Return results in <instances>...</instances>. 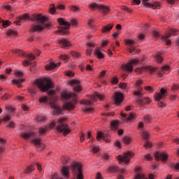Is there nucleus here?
Returning <instances> with one entry per match:
<instances>
[{"label": "nucleus", "instance_id": "obj_1", "mask_svg": "<svg viewBox=\"0 0 179 179\" xmlns=\"http://www.w3.org/2000/svg\"><path fill=\"white\" fill-rule=\"evenodd\" d=\"M27 19L31 20V22H37L36 24H32L31 25L30 31H41L42 30H44V29L50 27V24H45L47 23L48 18L41 14H34L31 17L29 16V14H24L21 15L18 20L15 21V23L17 26H20V21L27 20Z\"/></svg>", "mask_w": 179, "mask_h": 179}, {"label": "nucleus", "instance_id": "obj_2", "mask_svg": "<svg viewBox=\"0 0 179 179\" xmlns=\"http://www.w3.org/2000/svg\"><path fill=\"white\" fill-rule=\"evenodd\" d=\"M50 99L47 96H43L39 99L40 103H47L48 102L50 107L54 108L52 115H61L62 114V108H59L55 104L57 103V96H55V91L50 90L48 92Z\"/></svg>", "mask_w": 179, "mask_h": 179}, {"label": "nucleus", "instance_id": "obj_3", "mask_svg": "<svg viewBox=\"0 0 179 179\" xmlns=\"http://www.w3.org/2000/svg\"><path fill=\"white\" fill-rule=\"evenodd\" d=\"M54 84L50 79L45 78L41 81H36V84H34L28 91L31 94H36L37 89H40L42 92H48L50 89H53Z\"/></svg>", "mask_w": 179, "mask_h": 179}, {"label": "nucleus", "instance_id": "obj_4", "mask_svg": "<svg viewBox=\"0 0 179 179\" xmlns=\"http://www.w3.org/2000/svg\"><path fill=\"white\" fill-rule=\"evenodd\" d=\"M66 121V117H62L57 121V124L56 129L58 132H62L64 136H66L71 133V129L68 127V124L65 122Z\"/></svg>", "mask_w": 179, "mask_h": 179}, {"label": "nucleus", "instance_id": "obj_5", "mask_svg": "<svg viewBox=\"0 0 179 179\" xmlns=\"http://www.w3.org/2000/svg\"><path fill=\"white\" fill-rule=\"evenodd\" d=\"M57 21L60 24V27L59 28V30L56 31V33H60L62 36L69 34L68 30H69V27H71V23L65 20L64 18H58Z\"/></svg>", "mask_w": 179, "mask_h": 179}, {"label": "nucleus", "instance_id": "obj_6", "mask_svg": "<svg viewBox=\"0 0 179 179\" xmlns=\"http://www.w3.org/2000/svg\"><path fill=\"white\" fill-rule=\"evenodd\" d=\"M90 9H92V10H94V9H99L100 12L103 15H107L108 12H110V8L103 6V5H99L96 3H92L89 5Z\"/></svg>", "mask_w": 179, "mask_h": 179}, {"label": "nucleus", "instance_id": "obj_7", "mask_svg": "<svg viewBox=\"0 0 179 179\" xmlns=\"http://www.w3.org/2000/svg\"><path fill=\"white\" fill-rule=\"evenodd\" d=\"M132 157H134V153L131 151H128L127 152H124L123 155H119L117 157V160L120 162V164L124 163L125 164H128Z\"/></svg>", "mask_w": 179, "mask_h": 179}, {"label": "nucleus", "instance_id": "obj_8", "mask_svg": "<svg viewBox=\"0 0 179 179\" xmlns=\"http://www.w3.org/2000/svg\"><path fill=\"white\" fill-rule=\"evenodd\" d=\"M139 59H133L130 61V62L123 64L122 66V69L124 71H127V72H132L134 71V65H137V64H139Z\"/></svg>", "mask_w": 179, "mask_h": 179}, {"label": "nucleus", "instance_id": "obj_9", "mask_svg": "<svg viewBox=\"0 0 179 179\" xmlns=\"http://www.w3.org/2000/svg\"><path fill=\"white\" fill-rule=\"evenodd\" d=\"M62 100H73V103L76 104V97L77 95L75 93H68L66 92H62Z\"/></svg>", "mask_w": 179, "mask_h": 179}, {"label": "nucleus", "instance_id": "obj_10", "mask_svg": "<svg viewBox=\"0 0 179 179\" xmlns=\"http://www.w3.org/2000/svg\"><path fill=\"white\" fill-rule=\"evenodd\" d=\"M69 85L73 87V91L76 92V93L82 92V85H80V81L79 80H71L69 81Z\"/></svg>", "mask_w": 179, "mask_h": 179}, {"label": "nucleus", "instance_id": "obj_11", "mask_svg": "<svg viewBox=\"0 0 179 179\" xmlns=\"http://www.w3.org/2000/svg\"><path fill=\"white\" fill-rule=\"evenodd\" d=\"M149 0H142V3L145 8H150L151 9H160L162 5L159 2L155 1L152 3L148 2Z\"/></svg>", "mask_w": 179, "mask_h": 179}, {"label": "nucleus", "instance_id": "obj_12", "mask_svg": "<svg viewBox=\"0 0 179 179\" xmlns=\"http://www.w3.org/2000/svg\"><path fill=\"white\" fill-rule=\"evenodd\" d=\"M177 31H178L177 29H171L168 34H166L165 36H162L163 41H164L167 45H170V44H171V41L169 38H170L171 36L176 34Z\"/></svg>", "mask_w": 179, "mask_h": 179}, {"label": "nucleus", "instance_id": "obj_13", "mask_svg": "<svg viewBox=\"0 0 179 179\" xmlns=\"http://www.w3.org/2000/svg\"><path fill=\"white\" fill-rule=\"evenodd\" d=\"M14 52L15 54H17V55H19L20 57H25L26 58H28L29 61H34V59H36V56H34V55L33 54H26L24 52H23L22 50H14Z\"/></svg>", "mask_w": 179, "mask_h": 179}, {"label": "nucleus", "instance_id": "obj_14", "mask_svg": "<svg viewBox=\"0 0 179 179\" xmlns=\"http://www.w3.org/2000/svg\"><path fill=\"white\" fill-rule=\"evenodd\" d=\"M144 71L149 72V73H153V72H156V68L148 66L141 69L137 68L135 69V72H136L137 73H142V72H144Z\"/></svg>", "mask_w": 179, "mask_h": 179}, {"label": "nucleus", "instance_id": "obj_15", "mask_svg": "<svg viewBox=\"0 0 179 179\" xmlns=\"http://www.w3.org/2000/svg\"><path fill=\"white\" fill-rule=\"evenodd\" d=\"M114 100L116 106H120L124 101V94L121 92H115Z\"/></svg>", "mask_w": 179, "mask_h": 179}, {"label": "nucleus", "instance_id": "obj_16", "mask_svg": "<svg viewBox=\"0 0 179 179\" xmlns=\"http://www.w3.org/2000/svg\"><path fill=\"white\" fill-rule=\"evenodd\" d=\"M124 43L126 45H128V50L131 54L135 51V46H134V44H135V41L131 40V39H126L124 41Z\"/></svg>", "mask_w": 179, "mask_h": 179}, {"label": "nucleus", "instance_id": "obj_17", "mask_svg": "<svg viewBox=\"0 0 179 179\" xmlns=\"http://www.w3.org/2000/svg\"><path fill=\"white\" fill-rule=\"evenodd\" d=\"M155 157L156 160H162L163 162H166L168 156L166 155V153L157 152L155 155Z\"/></svg>", "mask_w": 179, "mask_h": 179}, {"label": "nucleus", "instance_id": "obj_18", "mask_svg": "<svg viewBox=\"0 0 179 179\" xmlns=\"http://www.w3.org/2000/svg\"><path fill=\"white\" fill-rule=\"evenodd\" d=\"M166 92L167 91H166V90L162 88L160 90V93L157 94V95L155 96V100L157 101H159V100H162V99H164Z\"/></svg>", "mask_w": 179, "mask_h": 179}, {"label": "nucleus", "instance_id": "obj_19", "mask_svg": "<svg viewBox=\"0 0 179 179\" xmlns=\"http://www.w3.org/2000/svg\"><path fill=\"white\" fill-rule=\"evenodd\" d=\"M90 99L92 101H97V99H99V100H104V95L99 94V92H94L93 95L90 96Z\"/></svg>", "mask_w": 179, "mask_h": 179}, {"label": "nucleus", "instance_id": "obj_20", "mask_svg": "<svg viewBox=\"0 0 179 179\" xmlns=\"http://www.w3.org/2000/svg\"><path fill=\"white\" fill-rule=\"evenodd\" d=\"M59 44H61L62 48H68V47H71V42L67 41L65 38H62L58 41Z\"/></svg>", "mask_w": 179, "mask_h": 179}, {"label": "nucleus", "instance_id": "obj_21", "mask_svg": "<svg viewBox=\"0 0 179 179\" xmlns=\"http://www.w3.org/2000/svg\"><path fill=\"white\" fill-rule=\"evenodd\" d=\"M96 139L97 141H100V139H103V141L105 142H106L107 143H110V142H111V141L108 138H107V137H106V135L100 131H98L97 133V136H96Z\"/></svg>", "mask_w": 179, "mask_h": 179}, {"label": "nucleus", "instance_id": "obj_22", "mask_svg": "<svg viewBox=\"0 0 179 179\" xmlns=\"http://www.w3.org/2000/svg\"><path fill=\"white\" fill-rule=\"evenodd\" d=\"M62 174L64 178H69V166H63L62 169Z\"/></svg>", "mask_w": 179, "mask_h": 179}, {"label": "nucleus", "instance_id": "obj_23", "mask_svg": "<svg viewBox=\"0 0 179 179\" xmlns=\"http://www.w3.org/2000/svg\"><path fill=\"white\" fill-rule=\"evenodd\" d=\"M121 116L123 118L127 119V121H131V120H135V118H136V116L134 113H131L129 116L127 114L121 113Z\"/></svg>", "mask_w": 179, "mask_h": 179}, {"label": "nucleus", "instance_id": "obj_24", "mask_svg": "<svg viewBox=\"0 0 179 179\" xmlns=\"http://www.w3.org/2000/svg\"><path fill=\"white\" fill-rule=\"evenodd\" d=\"M101 51H103V49L101 48H96L94 50V55L95 57H97L99 59H103V58H104V55L101 53Z\"/></svg>", "mask_w": 179, "mask_h": 179}, {"label": "nucleus", "instance_id": "obj_25", "mask_svg": "<svg viewBox=\"0 0 179 179\" xmlns=\"http://www.w3.org/2000/svg\"><path fill=\"white\" fill-rule=\"evenodd\" d=\"M61 66V62L58 63L57 64H55L53 62H50L48 65L45 66L46 71H52V69H55L57 66Z\"/></svg>", "mask_w": 179, "mask_h": 179}, {"label": "nucleus", "instance_id": "obj_26", "mask_svg": "<svg viewBox=\"0 0 179 179\" xmlns=\"http://www.w3.org/2000/svg\"><path fill=\"white\" fill-rule=\"evenodd\" d=\"M113 27H114V24L110 23L103 27L102 33H108V31H111Z\"/></svg>", "mask_w": 179, "mask_h": 179}, {"label": "nucleus", "instance_id": "obj_27", "mask_svg": "<svg viewBox=\"0 0 179 179\" xmlns=\"http://www.w3.org/2000/svg\"><path fill=\"white\" fill-rule=\"evenodd\" d=\"M24 82V79L23 78H18L15 80H13V85H16L18 87H23V85H22L21 83H23Z\"/></svg>", "mask_w": 179, "mask_h": 179}, {"label": "nucleus", "instance_id": "obj_28", "mask_svg": "<svg viewBox=\"0 0 179 179\" xmlns=\"http://www.w3.org/2000/svg\"><path fill=\"white\" fill-rule=\"evenodd\" d=\"M73 108H75V105L72 102L66 103L63 106L64 110H73Z\"/></svg>", "mask_w": 179, "mask_h": 179}, {"label": "nucleus", "instance_id": "obj_29", "mask_svg": "<svg viewBox=\"0 0 179 179\" xmlns=\"http://www.w3.org/2000/svg\"><path fill=\"white\" fill-rule=\"evenodd\" d=\"M34 136V133L30 132V133H22L21 134L22 138L24 139H29V138H31V136Z\"/></svg>", "mask_w": 179, "mask_h": 179}, {"label": "nucleus", "instance_id": "obj_30", "mask_svg": "<svg viewBox=\"0 0 179 179\" xmlns=\"http://www.w3.org/2000/svg\"><path fill=\"white\" fill-rule=\"evenodd\" d=\"M31 142L35 145V146H36V148H40V146H41V141L40 138H34Z\"/></svg>", "mask_w": 179, "mask_h": 179}, {"label": "nucleus", "instance_id": "obj_31", "mask_svg": "<svg viewBox=\"0 0 179 179\" xmlns=\"http://www.w3.org/2000/svg\"><path fill=\"white\" fill-rule=\"evenodd\" d=\"M169 69H170V66H164L162 68V71L158 72V75L159 76H163V75H164V71H169Z\"/></svg>", "mask_w": 179, "mask_h": 179}, {"label": "nucleus", "instance_id": "obj_32", "mask_svg": "<svg viewBox=\"0 0 179 179\" xmlns=\"http://www.w3.org/2000/svg\"><path fill=\"white\" fill-rule=\"evenodd\" d=\"M88 48L87 49L86 54L88 56L92 55V52L93 51V49H92V47H93V43H88L87 45Z\"/></svg>", "mask_w": 179, "mask_h": 179}, {"label": "nucleus", "instance_id": "obj_33", "mask_svg": "<svg viewBox=\"0 0 179 179\" xmlns=\"http://www.w3.org/2000/svg\"><path fill=\"white\" fill-rule=\"evenodd\" d=\"M110 125L113 129H117L118 128V125H120V122L117 120H113L111 123Z\"/></svg>", "mask_w": 179, "mask_h": 179}, {"label": "nucleus", "instance_id": "obj_34", "mask_svg": "<svg viewBox=\"0 0 179 179\" xmlns=\"http://www.w3.org/2000/svg\"><path fill=\"white\" fill-rule=\"evenodd\" d=\"M139 90L138 91H134V96H138V99L139 98H142V88H138Z\"/></svg>", "mask_w": 179, "mask_h": 179}, {"label": "nucleus", "instance_id": "obj_35", "mask_svg": "<svg viewBox=\"0 0 179 179\" xmlns=\"http://www.w3.org/2000/svg\"><path fill=\"white\" fill-rule=\"evenodd\" d=\"M82 104H85V106H88L89 107H92L93 106V102L90 100H83L81 101Z\"/></svg>", "mask_w": 179, "mask_h": 179}, {"label": "nucleus", "instance_id": "obj_36", "mask_svg": "<svg viewBox=\"0 0 179 179\" xmlns=\"http://www.w3.org/2000/svg\"><path fill=\"white\" fill-rule=\"evenodd\" d=\"M33 170H34V167L33 165H31L25 169L24 173L25 174H29V173H31Z\"/></svg>", "mask_w": 179, "mask_h": 179}, {"label": "nucleus", "instance_id": "obj_37", "mask_svg": "<svg viewBox=\"0 0 179 179\" xmlns=\"http://www.w3.org/2000/svg\"><path fill=\"white\" fill-rule=\"evenodd\" d=\"M108 171H110V173H114L115 171H118V168L115 166H109L108 168Z\"/></svg>", "mask_w": 179, "mask_h": 179}, {"label": "nucleus", "instance_id": "obj_38", "mask_svg": "<svg viewBox=\"0 0 179 179\" xmlns=\"http://www.w3.org/2000/svg\"><path fill=\"white\" fill-rule=\"evenodd\" d=\"M47 131H48V127H45V128H40L38 130L39 132V135H44V134H45V132H47Z\"/></svg>", "mask_w": 179, "mask_h": 179}, {"label": "nucleus", "instance_id": "obj_39", "mask_svg": "<svg viewBox=\"0 0 179 179\" xmlns=\"http://www.w3.org/2000/svg\"><path fill=\"white\" fill-rule=\"evenodd\" d=\"M122 141L124 143H126L127 145H129V143H131V138L129 136H124L122 138Z\"/></svg>", "mask_w": 179, "mask_h": 179}, {"label": "nucleus", "instance_id": "obj_40", "mask_svg": "<svg viewBox=\"0 0 179 179\" xmlns=\"http://www.w3.org/2000/svg\"><path fill=\"white\" fill-rule=\"evenodd\" d=\"M142 136H143V139H144V141H148V139H149V132L143 131Z\"/></svg>", "mask_w": 179, "mask_h": 179}, {"label": "nucleus", "instance_id": "obj_41", "mask_svg": "<svg viewBox=\"0 0 179 179\" xmlns=\"http://www.w3.org/2000/svg\"><path fill=\"white\" fill-rule=\"evenodd\" d=\"M70 10H72L73 12H79L80 10V8L76 6H71L69 7Z\"/></svg>", "mask_w": 179, "mask_h": 179}, {"label": "nucleus", "instance_id": "obj_42", "mask_svg": "<svg viewBox=\"0 0 179 179\" xmlns=\"http://www.w3.org/2000/svg\"><path fill=\"white\" fill-rule=\"evenodd\" d=\"M136 103L138 104V106H145V101H143V99H142V98H138L136 99Z\"/></svg>", "mask_w": 179, "mask_h": 179}, {"label": "nucleus", "instance_id": "obj_43", "mask_svg": "<svg viewBox=\"0 0 179 179\" xmlns=\"http://www.w3.org/2000/svg\"><path fill=\"white\" fill-rule=\"evenodd\" d=\"M155 60L157 61V62H162V61H163V57H162V55L161 54H158L155 57Z\"/></svg>", "mask_w": 179, "mask_h": 179}, {"label": "nucleus", "instance_id": "obj_44", "mask_svg": "<svg viewBox=\"0 0 179 179\" xmlns=\"http://www.w3.org/2000/svg\"><path fill=\"white\" fill-rule=\"evenodd\" d=\"M144 121L145 122L149 123L152 122V117L150 115H148L144 117Z\"/></svg>", "mask_w": 179, "mask_h": 179}, {"label": "nucleus", "instance_id": "obj_45", "mask_svg": "<svg viewBox=\"0 0 179 179\" xmlns=\"http://www.w3.org/2000/svg\"><path fill=\"white\" fill-rule=\"evenodd\" d=\"M7 36H16V31L10 29L6 32Z\"/></svg>", "mask_w": 179, "mask_h": 179}, {"label": "nucleus", "instance_id": "obj_46", "mask_svg": "<svg viewBox=\"0 0 179 179\" xmlns=\"http://www.w3.org/2000/svg\"><path fill=\"white\" fill-rule=\"evenodd\" d=\"M134 179H148V178H145L143 174H137Z\"/></svg>", "mask_w": 179, "mask_h": 179}, {"label": "nucleus", "instance_id": "obj_47", "mask_svg": "<svg viewBox=\"0 0 179 179\" xmlns=\"http://www.w3.org/2000/svg\"><path fill=\"white\" fill-rule=\"evenodd\" d=\"M2 26H3V27H8V26H10V22L6 20V21H3L2 22Z\"/></svg>", "mask_w": 179, "mask_h": 179}, {"label": "nucleus", "instance_id": "obj_48", "mask_svg": "<svg viewBox=\"0 0 179 179\" xmlns=\"http://www.w3.org/2000/svg\"><path fill=\"white\" fill-rule=\"evenodd\" d=\"M6 110H7L8 113H13L15 111V109L12 106H6Z\"/></svg>", "mask_w": 179, "mask_h": 179}, {"label": "nucleus", "instance_id": "obj_49", "mask_svg": "<svg viewBox=\"0 0 179 179\" xmlns=\"http://www.w3.org/2000/svg\"><path fill=\"white\" fill-rule=\"evenodd\" d=\"M71 55L72 57H74V58H79V57H80V54H79L78 52H72Z\"/></svg>", "mask_w": 179, "mask_h": 179}, {"label": "nucleus", "instance_id": "obj_50", "mask_svg": "<svg viewBox=\"0 0 179 179\" xmlns=\"http://www.w3.org/2000/svg\"><path fill=\"white\" fill-rule=\"evenodd\" d=\"M68 58L69 57L67 55H60V59H62V61H65V62L68 61Z\"/></svg>", "mask_w": 179, "mask_h": 179}, {"label": "nucleus", "instance_id": "obj_51", "mask_svg": "<svg viewBox=\"0 0 179 179\" xmlns=\"http://www.w3.org/2000/svg\"><path fill=\"white\" fill-rule=\"evenodd\" d=\"M37 121H38V122H43V121H44L45 120V117H43V116H38L36 118Z\"/></svg>", "mask_w": 179, "mask_h": 179}, {"label": "nucleus", "instance_id": "obj_52", "mask_svg": "<svg viewBox=\"0 0 179 179\" xmlns=\"http://www.w3.org/2000/svg\"><path fill=\"white\" fill-rule=\"evenodd\" d=\"M66 75L67 76H71V77H72V76H73L75 75V73H73V71H66Z\"/></svg>", "mask_w": 179, "mask_h": 179}, {"label": "nucleus", "instance_id": "obj_53", "mask_svg": "<svg viewBox=\"0 0 179 179\" xmlns=\"http://www.w3.org/2000/svg\"><path fill=\"white\" fill-rule=\"evenodd\" d=\"M172 90H178L179 89V85L178 84H174L172 87H171Z\"/></svg>", "mask_w": 179, "mask_h": 179}, {"label": "nucleus", "instance_id": "obj_54", "mask_svg": "<svg viewBox=\"0 0 179 179\" xmlns=\"http://www.w3.org/2000/svg\"><path fill=\"white\" fill-rule=\"evenodd\" d=\"M55 6L52 5V6L50 8V13H52V15H54V13H55Z\"/></svg>", "mask_w": 179, "mask_h": 179}, {"label": "nucleus", "instance_id": "obj_55", "mask_svg": "<svg viewBox=\"0 0 179 179\" xmlns=\"http://www.w3.org/2000/svg\"><path fill=\"white\" fill-rule=\"evenodd\" d=\"M24 66H29V65H31V62H29V61L27 60H25L22 62Z\"/></svg>", "mask_w": 179, "mask_h": 179}, {"label": "nucleus", "instance_id": "obj_56", "mask_svg": "<svg viewBox=\"0 0 179 179\" xmlns=\"http://www.w3.org/2000/svg\"><path fill=\"white\" fill-rule=\"evenodd\" d=\"M57 9H60V10H64L65 9V6L60 4L57 6Z\"/></svg>", "mask_w": 179, "mask_h": 179}, {"label": "nucleus", "instance_id": "obj_57", "mask_svg": "<svg viewBox=\"0 0 179 179\" xmlns=\"http://www.w3.org/2000/svg\"><path fill=\"white\" fill-rule=\"evenodd\" d=\"M141 0H132V5H139Z\"/></svg>", "mask_w": 179, "mask_h": 179}, {"label": "nucleus", "instance_id": "obj_58", "mask_svg": "<svg viewBox=\"0 0 179 179\" xmlns=\"http://www.w3.org/2000/svg\"><path fill=\"white\" fill-rule=\"evenodd\" d=\"M85 111L86 113H92V111H93V108L87 107L85 108Z\"/></svg>", "mask_w": 179, "mask_h": 179}, {"label": "nucleus", "instance_id": "obj_59", "mask_svg": "<svg viewBox=\"0 0 179 179\" xmlns=\"http://www.w3.org/2000/svg\"><path fill=\"white\" fill-rule=\"evenodd\" d=\"M2 99L3 100H8L9 99V95L6 93L2 96Z\"/></svg>", "mask_w": 179, "mask_h": 179}, {"label": "nucleus", "instance_id": "obj_60", "mask_svg": "<svg viewBox=\"0 0 179 179\" xmlns=\"http://www.w3.org/2000/svg\"><path fill=\"white\" fill-rule=\"evenodd\" d=\"M143 38H145V34H140L138 35V40L141 41L143 40Z\"/></svg>", "mask_w": 179, "mask_h": 179}, {"label": "nucleus", "instance_id": "obj_61", "mask_svg": "<svg viewBox=\"0 0 179 179\" xmlns=\"http://www.w3.org/2000/svg\"><path fill=\"white\" fill-rule=\"evenodd\" d=\"M153 36H154V37L158 38V37H160V34H159V32L155 31L153 32Z\"/></svg>", "mask_w": 179, "mask_h": 179}, {"label": "nucleus", "instance_id": "obj_62", "mask_svg": "<svg viewBox=\"0 0 179 179\" xmlns=\"http://www.w3.org/2000/svg\"><path fill=\"white\" fill-rule=\"evenodd\" d=\"M144 146H145V148H151L152 144L150 143H149L148 141H147Z\"/></svg>", "mask_w": 179, "mask_h": 179}, {"label": "nucleus", "instance_id": "obj_63", "mask_svg": "<svg viewBox=\"0 0 179 179\" xmlns=\"http://www.w3.org/2000/svg\"><path fill=\"white\" fill-rule=\"evenodd\" d=\"M5 143H6L5 140H3V138H0V145H1V146H3V145H5Z\"/></svg>", "mask_w": 179, "mask_h": 179}, {"label": "nucleus", "instance_id": "obj_64", "mask_svg": "<svg viewBox=\"0 0 179 179\" xmlns=\"http://www.w3.org/2000/svg\"><path fill=\"white\" fill-rule=\"evenodd\" d=\"M96 179H103V177L101 176V173H98L96 176Z\"/></svg>", "mask_w": 179, "mask_h": 179}]
</instances>
